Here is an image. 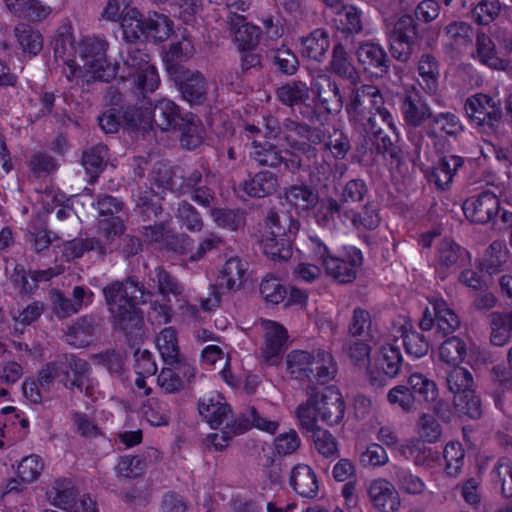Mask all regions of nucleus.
<instances>
[{
	"label": "nucleus",
	"mask_w": 512,
	"mask_h": 512,
	"mask_svg": "<svg viewBox=\"0 0 512 512\" xmlns=\"http://www.w3.org/2000/svg\"><path fill=\"white\" fill-rule=\"evenodd\" d=\"M402 112L406 121L413 126L419 125L430 115L429 108L416 91L405 96Z\"/></svg>",
	"instance_id": "nucleus-42"
},
{
	"label": "nucleus",
	"mask_w": 512,
	"mask_h": 512,
	"mask_svg": "<svg viewBox=\"0 0 512 512\" xmlns=\"http://www.w3.org/2000/svg\"><path fill=\"white\" fill-rule=\"evenodd\" d=\"M286 338L287 332L284 327L279 324H274L266 332L265 345L262 352L267 361L272 362L273 358L282 353Z\"/></svg>",
	"instance_id": "nucleus-44"
},
{
	"label": "nucleus",
	"mask_w": 512,
	"mask_h": 512,
	"mask_svg": "<svg viewBox=\"0 0 512 512\" xmlns=\"http://www.w3.org/2000/svg\"><path fill=\"white\" fill-rule=\"evenodd\" d=\"M407 384L415 402L421 405L431 406L439 396L436 382L422 373H412L407 379Z\"/></svg>",
	"instance_id": "nucleus-25"
},
{
	"label": "nucleus",
	"mask_w": 512,
	"mask_h": 512,
	"mask_svg": "<svg viewBox=\"0 0 512 512\" xmlns=\"http://www.w3.org/2000/svg\"><path fill=\"white\" fill-rule=\"evenodd\" d=\"M333 21L339 31L347 34H357L362 30L361 12L352 5L335 10Z\"/></svg>",
	"instance_id": "nucleus-35"
},
{
	"label": "nucleus",
	"mask_w": 512,
	"mask_h": 512,
	"mask_svg": "<svg viewBox=\"0 0 512 512\" xmlns=\"http://www.w3.org/2000/svg\"><path fill=\"white\" fill-rule=\"evenodd\" d=\"M491 342L496 346L504 345L512 332V312H492L489 314Z\"/></svg>",
	"instance_id": "nucleus-34"
},
{
	"label": "nucleus",
	"mask_w": 512,
	"mask_h": 512,
	"mask_svg": "<svg viewBox=\"0 0 512 512\" xmlns=\"http://www.w3.org/2000/svg\"><path fill=\"white\" fill-rule=\"evenodd\" d=\"M462 165L463 160L460 156H443L432 168L428 175V180L441 190L447 189Z\"/></svg>",
	"instance_id": "nucleus-23"
},
{
	"label": "nucleus",
	"mask_w": 512,
	"mask_h": 512,
	"mask_svg": "<svg viewBox=\"0 0 512 512\" xmlns=\"http://www.w3.org/2000/svg\"><path fill=\"white\" fill-rule=\"evenodd\" d=\"M44 463L38 455H30L22 459L18 465V475L23 482L31 483L41 474Z\"/></svg>",
	"instance_id": "nucleus-62"
},
{
	"label": "nucleus",
	"mask_w": 512,
	"mask_h": 512,
	"mask_svg": "<svg viewBox=\"0 0 512 512\" xmlns=\"http://www.w3.org/2000/svg\"><path fill=\"white\" fill-rule=\"evenodd\" d=\"M329 48L330 38L328 32L318 28L301 38L299 53L308 68H314L325 59Z\"/></svg>",
	"instance_id": "nucleus-16"
},
{
	"label": "nucleus",
	"mask_w": 512,
	"mask_h": 512,
	"mask_svg": "<svg viewBox=\"0 0 512 512\" xmlns=\"http://www.w3.org/2000/svg\"><path fill=\"white\" fill-rule=\"evenodd\" d=\"M326 273L338 283L352 282L356 277V267L362 264L363 258H321Z\"/></svg>",
	"instance_id": "nucleus-24"
},
{
	"label": "nucleus",
	"mask_w": 512,
	"mask_h": 512,
	"mask_svg": "<svg viewBox=\"0 0 512 512\" xmlns=\"http://www.w3.org/2000/svg\"><path fill=\"white\" fill-rule=\"evenodd\" d=\"M48 496L54 506L63 510H72L79 504L78 491L68 479L56 480Z\"/></svg>",
	"instance_id": "nucleus-32"
},
{
	"label": "nucleus",
	"mask_w": 512,
	"mask_h": 512,
	"mask_svg": "<svg viewBox=\"0 0 512 512\" xmlns=\"http://www.w3.org/2000/svg\"><path fill=\"white\" fill-rule=\"evenodd\" d=\"M7 8L14 14L31 20H42L51 13V8L39 1L4 0Z\"/></svg>",
	"instance_id": "nucleus-33"
},
{
	"label": "nucleus",
	"mask_w": 512,
	"mask_h": 512,
	"mask_svg": "<svg viewBox=\"0 0 512 512\" xmlns=\"http://www.w3.org/2000/svg\"><path fill=\"white\" fill-rule=\"evenodd\" d=\"M319 419L329 426L338 425L344 418L345 403L339 390L333 386L317 388Z\"/></svg>",
	"instance_id": "nucleus-13"
},
{
	"label": "nucleus",
	"mask_w": 512,
	"mask_h": 512,
	"mask_svg": "<svg viewBox=\"0 0 512 512\" xmlns=\"http://www.w3.org/2000/svg\"><path fill=\"white\" fill-rule=\"evenodd\" d=\"M156 344L165 363L175 362L180 356L174 328H164L157 336Z\"/></svg>",
	"instance_id": "nucleus-48"
},
{
	"label": "nucleus",
	"mask_w": 512,
	"mask_h": 512,
	"mask_svg": "<svg viewBox=\"0 0 512 512\" xmlns=\"http://www.w3.org/2000/svg\"><path fill=\"white\" fill-rule=\"evenodd\" d=\"M260 293L266 302L280 304L287 297V290L275 277H265L260 283Z\"/></svg>",
	"instance_id": "nucleus-57"
},
{
	"label": "nucleus",
	"mask_w": 512,
	"mask_h": 512,
	"mask_svg": "<svg viewBox=\"0 0 512 512\" xmlns=\"http://www.w3.org/2000/svg\"><path fill=\"white\" fill-rule=\"evenodd\" d=\"M182 131L181 144L188 149L197 148L203 141V128L198 120L184 119L179 125Z\"/></svg>",
	"instance_id": "nucleus-56"
},
{
	"label": "nucleus",
	"mask_w": 512,
	"mask_h": 512,
	"mask_svg": "<svg viewBox=\"0 0 512 512\" xmlns=\"http://www.w3.org/2000/svg\"><path fill=\"white\" fill-rule=\"evenodd\" d=\"M406 353L414 358H422L429 351V342L425 336L415 330L404 331L402 334Z\"/></svg>",
	"instance_id": "nucleus-53"
},
{
	"label": "nucleus",
	"mask_w": 512,
	"mask_h": 512,
	"mask_svg": "<svg viewBox=\"0 0 512 512\" xmlns=\"http://www.w3.org/2000/svg\"><path fill=\"white\" fill-rule=\"evenodd\" d=\"M465 112L470 123L484 133L495 131L502 117L498 100L486 94H475L465 103Z\"/></svg>",
	"instance_id": "nucleus-7"
},
{
	"label": "nucleus",
	"mask_w": 512,
	"mask_h": 512,
	"mask_svg": "<svg viewBox=\"0 0 512 512\" xmlns=\"http://www.w3.org/2000/svg\"><path fill=\"white\" fill-rule=\"evenodd\" d=\"M278 426V422L260 416L255 407H249L245 413L240 414L233 421L227 422L225 427L230 430L232 436H234L245 433L251 427L274 434Z\"/></svg>",
	"instance_id": "nucleus-21"
},
{
	"label": "nucleus",
	"mask_w": 512,
	"mask_h": 512,
	"mask_svg": "<svg viewBox=\"0 0 512 512\" xmlns=\"http://www.w3.org/2000/svg\"><path fill=\"white\" fill-rule=\"evenodd\" d=\"M277 179L270 172H261L248 181H245L241 188L251 197H264L276 190Z\"/></svg>",
	"instance_id": "nucleus-40"
},
{
	"label": "nucleus",
	"mask_w": 512,
	"mask_h": 512,
	"mask_svg": "<svg viewBox=\"0 0 512 512\" xmlns=\"http://www.w3.org/2000/svg\"><path fill=\"white\" fill-rule=\"evenodd\" d=\"M152 122L162 130H171L184 122V118L179 114L174 102L163 99L158 102L153 112L150 109H145L138 113L137 120L132 119L131 125L139 127V129H146L151 127Z\"/></svg>",
	"instance_id": "nucleus-10"
},
{
	"label": "nucleus",
	"mask_w": 512,
	"mask_h": 512,
	"mask_svg": "<svg viewBox=\"0 0 512 512\" xmlns=\"http://www.w3.org/2000/svg\"><path fill=\"white\" fill-rule=\"evenodd\" d=\"M53 49L56 61L64 65L66 78L77 84L93 80L109 81L119 72L120 78L133 79L137 88L143 92H153L159 86V75L147 54L140 50H128L123 67H116L106 59L105 40L83 37L75 41L70 24L58 28Z\"/></svg>",
	"instance_id": "nucleus-1"
},
{
	"label": "nucleus",
	"mask_w": 512,
	"mask_h": 512,
	"mask_svg": "<svg viewBox=\"0 0 512 512\" xmlns=\"http://www.w3.org/2000/svg\"><path fill=\"white\" fill-rule=\"evenodd\" d=\"M387 400L397 405L402 411L409 413L415 409V400L408 384L394 386L387 394Z\"/></svg>",
	"instance_id": "nucleus-60"
},
{
	"label": "nucleus",
	"mask_w": 512,
	"mask_h": 512,
	"mask_svg": "<svg viewBox=\"0 0 512 512\" xmlns=\"http://www.w3.org/2000/svg\"><path fill=\"white\" fill-rule=\"evenodd\" d=\"M329 69L350 83L346 110L351 119L360 122L367 114H370L369 121L373 124L375 116L378 115L383 123L395 130L392 115L383 107V97L378 88L371 85L358 86L357 71L344 46L340 43L333 48Z\"/></svg>",
	"instance_id": "nucleus-4"
},
{
	"label": "nucleus",
	"mask_w": 512,
	"mask_h": 512,
	"mask_svg": "<svg viewBox=\"0 0 512 512\" xmlns=\"http://www.w3.org/2000/svg\"><path fill=\"white\" fill-rule=\"evenodd\" d=\"M392 477L399 490L406 494L416 496L426 490L425 482L407 468L395 466Z\"/></svg>",
	"instance_id": "nucleus-37"
},
{
	"label": "nucleus",
	"mask_w": 512,
	"mask_h": 512,
	"mask_svg": "<svg viewBox=\"0 0 512 512\" xmlns=\"http://www.w3.org/2000/svg\"><path fill=\"white\" fill-rule=\"evenodd\" d=\"M132 119L137 120V115L130 116L128 113L122 114L116 109H110L99 117V124L104 132L116 133L122 125L136 128L131 125Z\"/></svg>",
	"instance_id": "nucleus-54"
},
{
	"label": "nucleus",
	"mask_w": 512,
	"mask_h": 512,
	"mask_svg": "<svg viewBox=\"0 0 512 512\" xmlns=\"http://www.w3.org/2000/svg\"><path fill=\"white\" fill-rule=\"evenodd\" d=\"M436 315L437 332L442 336H448L460 327L459 317L444 300H436Z\"/></svg>",
	"instance_id": "nucleus-47"
},
{
	"label": "nucleus",
	"mask_w": 512,
	"mask_h": 512,
	"mask_svg": "<svg viewBox=\"0 0 512 512\" xmlns=\"http://www.w3.org/2000/svg\"><path fill=\"white\" fill-rule=\"evenodd\" d=\"M399 452L406 459H411L416 466H429L435 460L432 450L420 442L400 445Z\"/></svg>",
	"instance_id": "nucleus-50"
},
{
	"label": "nucleus",
	"mask_w": 512,
	"mask_h": 512,
	"mask_svg": "<svg viewBox=\"0 0 512 512\" xmlns=\"http://www.w3.org/2000/svg\"><path fill=\"white\" fill-rule=\"evenodd\" d=\"M467 354L466 342L459 336L447 338L439 347V355L443 362L458 365L462 363Z\"/></svg>",
	"instance_id": "nucleus-43"
},
{
	"label": "nucleus",
	"mask_w": 512,
	"mask_h": 512,
	"mask_svg": "<svg viewBox=\"0 0 512 512\" xmlns=\"http://www.w3.org/2000/svg\"><path fill=\"white\" fill-rule=\"evenodd\" d=\"M108 150L103 145L93 147L83 155V166L91 175H97L104 167Z\"/></svg>",
	"instance_id": "nucleus-61"
},
{
	"label": "nucleus",
	"mask_w": 512,
	"mask_h": 512,
	"mask_svg": "<svg viewBox=\"0 0 512 512\" xmlns=\"http://www.w3.org/2000/svg\"><path fill=\"white\" fill-rule=\"evenodd\" d=\"M15 36L25 56H36L43 48V37L39 31L21 24L15 28Z\"/></svg>",
	"instance_id": "nucleus-39"
},
{
	"label": "nucleus",
	"mask_w": 512,
	"mask_h": 512,
	"mask_svg": "<svg viewBox=\"0 0 512 512\" xmlns=\"http://www.w3.org/2000/svg\"><path fill=\"white\" fill-rule=\"evenodd\" d=\"M168 72L179 85L183 98L190 104H197L203 100L205 93V82L197 72L180 71L179 68L169 64Z\"/></svg>",
	"instance_id": "nucleus-18"
},
{
	"label": "nucleus",
	"mask_w": 512,
	"mask_h": 512,
	"mask_svg": "<svg viewBox=\"0 0 512 512\" xmlns=\"http://www.w3.org/2000/svg\"><path fill=\"white\" fill-rule=\"evenodd\" d=\"M229 24L240 50H252L258 44V27L247 23L245 19L239 15L232 17Z\"/></svg>",
	"instance_id": "nucleus-31"
},
{
	"label": "nucleus",
	"mask_w": 512,
	"mask_h": 512,
	"mask_svg": "<svg viewBox=\"0 0 512 512\" xmlns=\"http://www.w3.org/2000/svg\"><path fill=\"white\" fill-rule=\"evenodd\" d=\"M307 400L301 403L296 409V417L299 422V427L306 432H311L318 428L317 419V387L307 385L306 387Z\"/></svg>",
	"instance_id": "nucleus-30"
},
{
	"label": "nucleus",
	"mask_w": 512,
	"mask_h": 512,
	"mask_svg": "<svg viewBox=\"0 0 512 512\" xmlns=\"http://www.w3.org/2000/svg\"><path fill=\"white\" fill-rule=\"evenodd\" d=\"M417 70L423 89L429 94H434L438 88L440 74L435 58L429 54L422 55L418 62Z\"/></svg>",
	"instance_id": "nucleus-36"
},
{
	"label": "nucleus",
	"mask_w": 512,
	"mask_h": 512,
	"mask_svg": "<svg viewBox=\"0 0 512 512\" xmlns=\"http://www.w3.org/2000/svg\"><path fill=\"white\" fill-rule=\"evenodd\" d=\"M476 58L487 67L503 70L512 75V39L505 38L495 43L485 34L477 36Z\"/></svg>",
	"instance_id": "nucleus-9"
},
{
	"label": "nucleus",
	"mask_w": 512,
	"mask_h": 512,
	"mask_svg": "<svg viewBox=\"0 0 512 512\" xmlns=\"http://www.w3.org/2000/svg\"><path fill=\"white\" fill-rule=\"evenodd\" d=\"M312 89L315 93L316 101L329 113H336L340 111L343 105L342 95L338 87L331 82L330 78L326 75H319L312 83Z\"/></svg>",
	"instance_id": "nucleus-20"
},
{
	"label": "nucleus",
	"mask_w": 512,
	"mask_h": 512,
	"mask_svg": "<svg viewBox=\"0 0 512 512\" xmlns=\"http://www.w3.org/2000/svg\"><path fill=\"white\" fill-rule=\"evenodd\" d=\"M247 273V263L241 258H228L218 278V285L229 291L239 288L247 280Z\"/></svg>",
	"instance_id": "nucleus-29"
},
{
	"label": "nucleus",
	"mask_w": 512,
	"mask_h": 512,
	"mask_svg": "<svg viewBox=\"0 0 512 512\" xmlns=\"http://www.w3.org/2000/svg\"><path fill=\"white\" fill-rule=\"evenodd\" d=\"M315 449L324 457H332L338 453L335 437L321 427L311 431Z\"/></svg>",
	"instance_id": "nucleus-59"
},
{
	"label": "nucleus",
	"mask_w": 512,
	"mask_h": 512,
	"mask_svg": "<svg viewBox=\"0 0 512 512\" xmlns=\"http://www.w3.org/2000/svg\"><path fill=\"white\" fill-rule=\"evenodd\" d=\"M286 201L297 211H307L318 204V195L306 185L291 186L285 193Z\"/></svg>",
	"instance_id": "nucleus-38"
},
{
	"label": "nucleus",
	"mask_w": 512,
	"mask_h": 512,
	"mask_svg": "<svg viewBox=\"0 0 512 512\" xmlns=\"http://www.w3.org/2000/svg\"><path fill=\"white\" fill-rule=\"evenodd\" d=\"M198 410L213 429L218 428L232 412L230 406L220 394L199 400Z\"/></svg>",
	"instance_id": "nucleus-26"
},
{
	"label": "nucleus",
	"mask_w": 512,
	"mask_h": 512,
	"mask_svg": "<svg viewBox=\"0 0 512 512\" xmlns=\"http://www.w3.org/2000/svg\"><path fill=\"white\" fill-rule=\"evenodd\" d=\"M416 25L410 16H402L389 33L392 56L401 62L409 60L416 39Z\"/></svg>",
	"instance_id": "nucleus-12"
},
{
	"label": "nucleus",
	"mask_w": 512,
	"mask_h": 512,
	"mask_svg": "<svg viewBox=\"0 0 512 512\" xmlns=\"http://www.w3.org/2000/svg\"><path fill=\"white\" fill-rule=\"evenodd\" d=\"M96 364L105 367L115 377H122L125 372L126 356L124 353L109 349L92 356Z\"/></svg>",
	"instance_id": "nucleus-46"
},
{
	"label": "nucleus",
	"mask_w": 512,
	"mask_h": 512,
	"mask_svg": "<svg viewBox=\"0 0 512 512\" xmlns=\"http://www.w3.org/2000/svg\"><path fill=\"white\" fill-rule=\"evenodd\" d=\"M58 367L63 385L69 390L83 392L85 382L89 379V363L73 354H64L58 360Z\"/></svg>",
	"instance_id": "nucleus-14"
},
{
	"label": "nucleus",
	"mask_w": 512,
	"mask_h": 512,
	"mask_svg": "<svg viewBox=\"0 0 512 512\" xmlns=\"http://www.w3.org/2000/svg\"><path fill=\"white\" fill-rule=\"evenodd\" d=\"M269 232L260 242L266 256L293 255L292 239L299 230V224L287 213L271 212L267 218Z\"/></svg>",
	"instance_id": "nucleus-6"
},
{
	"label": "nucleus",
	"mask_w": 512,
	"mask_h": 512,
	"mask_svg": "<svg viewBox=\"0 0 512 512\" xmlns=\"http://www.w3.org/2000/svg\"><path fill=\"white\" fill-rule=\"evenodd\" d=\"M337 373V365L333 356L324 350L312 352L311 360L307 368L305 380L308 385L316 387L317 384L325 385L334 379Z\"/></svg>",
	"instance_id": "nucleus-17"
},
{
	"label": "nucleus",
	"mask_w": 512,
	"mask_h": 512,
	"mask_svg": "<svg viewBox=\"0 0 512 512\" xmlns=\"http://www.w3.org/2000/svg\"><path fill=\"white\" fill-rule=\"evenodd\" d=\"M448 389L454 396L473 390V376L463 367H454L446 378Z\"/></svg>",
	"instance_id": "nucleus-49"
},
{
	"label": "nucleus",
	"mask_w": 512,
	"mask_h": 512,
	"mask_svg": "<svg viewBox=\"0 0 512 512\" xmlns=\"http://www.w3.org/2000/svg\"><path fill=\"white\" fill-rule=\"evenodd\" d=\"M308 88L305 83L292 82L288 83L278 90L279 99L287 105H295L298 103H305L309 100L307 95Z\"/></svg>",
	"instance_id": "nucleus-58"
},
{
	"label": "nucleus",
	"mask_w": 512,
	"mask_h": 512,
	"mask_svg": "<svg viewBox=\"0 0 512 512\" xmlns=\"http://www.w3.org/2000/svg\"><path fill=\"white\" fill-rule=\"evenodd\" d=\"M293 490L305 498L317 496L319 485L314 470L306 464H298L293 467L289 479Z\"/></svg>",
	"instance_id": "nucleus-22"
},
{
	"label": "nucleus",
	"mask_w": 512,
	"mask_h": 512,
	"mask_svg": "<svg viewBox=\"0 0 512 512\" xmlns=\"http://www.w3.org/2000/svg\"><path fill=\"white\" fill-rule=\"evenodd\" d=\"M358 61L365 69L375 68V74L380 76L388 71V58L383 48L375 43H362L357 51Z\"/></svg>",
	"instance_id": "nucleus-27"
},
{
	"label": "nucleus",
	"mask_w": 512,
	"mask_h": 512,
	"mask_svg": "<svg viewBox=\"0 0 512 512\" xmlns=\"http://www.w3.org/2000/svg\"><path fill=\"white\" fill-rule=\"evenodd\" d=\"M418 435L423 442L436 443L442 435V427L437 419L428 413L422 414L417 422Z\"/></svg>",
	"instance_id": "nucleus-55"
},
{
	"label": "nucleus",
	"mask_w": 512,
	"mask_h": 512,
	"mask_svg": "<svg viewBox=\"0 0 512 512\" xmlns=\"http://www.w3.org/2000/svg\"><path fill=\"white\" fill-rule=\"evenodd\" d=\"M95 327L96 318L94 316H82L68 327L65 333L66 341L74 346H82L87 343V338L92 336Z\"/></svg>",
	"instance_id": "nucleus-41"
},
{
	"label": "nucleus",
	"mask_w": 512,
	"mask_h": 512,
	"mask_svg": "<svg viewBox=\"0 0 512 512\" xmlns=\"http://www.w3.org/2000/svg\"><path fill=\"white\" fill-rule=\"evenodd\" d=\"M403 365L399 347L384 345L380 348L374 363L367 367L369 383L374 387H384L388 379L397 377Z\"/></svg>",
	"instance_id": "nucleus-8"
},
{
	"label": "nucleus",
	"mask_w": 512,
	"mask_h": 512,
	"mask_svg": "<svg viewBox=\"0 0 512 512\" xmlns=\"http://www.w3.org/2000/svg\"><path fill=\"white\" fill-rule=\"evenodd\" d=\"M312 353L303 350L291 351L286 358L287 370L292 377L300 381L305 380L307 368L311 360Z\"/></svg>",
	"instance_id": "nucleus-52"
},
{
	"label": "nucleus",
	"mask_w": 512,
	"mask_h": 512,
	"mask_svg": "<svg viewBox=\"0 0 512 512\" xmlns=\"http://www.w3.org/2000/svg\"><path fill=\"white\" fill-rule=\"evenodd\" d=\"M122 29L128 42H134L141 36L154 42H163L172 34L173 23L163 14L153 13L143 19L137 10H129L123 19Z\"/></svg>",
	"instance_id": "nucleus-5"
},
{
	"label": "nucleus",
	"mask_w": 512,
	"mask_h": 512,
	"mask_svg": "<svg viewBox=\"0 0 512 512\" xmlns=\"http://www.w3.org/2000/svg\"><path fill=\"white\" fill-rule=\"evenodd\" d=\"M367 493L373 507L381 512H395L401 505L395 485L384 478L372 480L367 487Z\"/></svg>",
	"instance_id": "nucleus-15"
},
{
	"label": "nucleus",
	"mask_w": 512,
	"mask_h": 512,
	"mask_svg": "<svg viewBox=\"0 0 512 512\" xmlns=\"http://www.w3.org/2000/svg\"><path fill=\"white\" fill-rule=\"evenodd\" d=\"M145 468L146 462L140 456L125 455L120 457L115 469L121 476L136 478L144 472Z\"/></svg>",
	"instance_id": "nucleus-63"
},
{
	"label": "nucleus",
	"mask_w": 512,
	"mask_h": 512,
	"mask_svg": "<svg viewBox=\"0 0 512 512\" xmlns=\"http://www.w3.org/2000/svg\"><path fill=\"white\" fill-rule=\"evenodd\" d=\"M265 128V133L254 126L246 128V136L252 138L251 155L260 164L276 167L284 163L287 169L295 170L300 167L304 157H314V148L306 140L314 143L319 136L306 127L289 121L284 131H277V121L268 118Z\"/></svg>",
	"instance_id": "nucleus-2"
},
{
	"label": "nucleus",
	"mask_w": 512,
	"mask_h": 512,
	"mask_svg": "<svg viewBox=\"0 0 512 512\" xmlns=\"http://www.w3.org/2000/svg\"><path fill=\"white\" fill-rule=\"evenodd\" d=\"M501 5L497 0H483L473 9V18L480 24H488L500 13Z\"/></svg>",
	"instance_id": "nucleus-64"
},
{
	"label": "nucleus",
	"mask_w": 512,
	"mask_h": 512,
	"mask_svg": "<svg viewBox=\"0 0 512 512\" xmlns=\"http://www.w3.org/2000/svg\"><path fill=\"white\" fill-rule=\"evenodd\" d=\"M463 212L467 219L475 223H487L500 212V200L495 191L484 190L465 200Z\"/></svg>",
	"instance_id": "nucleus-11"
},
{
	"label": "nucleus",
	"mask_w": 512,
	"mask_h": 512,
	"mask_svg": "<svg viewBox=\"0 0 512 512\" xmlns=\"http://www.w3.org/2000/svg\"><path fill=\"white\" fill-rule=\"evenodd\" d=\"M95 209L102 217L99 220L100 229L108 236H116L124 230L123 220L115 216L121 209V204L111 196H103L94 204Z\"/></svg>",
	"instance_id": "nucleus-19"
},
{
	"label": "nucleus",
	"mask_w": 512,
	"mask_h": 512,
	"mask_svg": "<svg viewBox=\"0 0 512 512\" xmlns=\"http://www.w3.org/2000/svg\"><path fill=\"white\" fill-rule=\"evenodd\" d=\"M72 294L74 299L65 297L59 291L52 294L53 312L59 319L67 318L82 308L84 299L87 297L86 289L82 286H75Z\"/></svg>",
	"instance_id": "nucleus-28"
},
{
	"label": "nucleus",
	"mask_w": 512,
	"mask_h": 512,
	"mask_svg": "<svg viewBox=\"0 0 512 512\" xmlns=\"http://www.w3.org/2000/svg\"><path fill=\"white\" fill-rule=\"evenodd\" d=\"M454 406L459 415L470 419H479L482 416V402L473 390L454 396Z\"/></svg>",
	"instance_id": "nucleus-45"
},
{
	"label": "nucleus",
	"mask_w": 512,
	"mask_h": 512,
	"mask_svg": "<svg viewBox=\"0 0 512 512\" xmlns=\"http://www.w3.org/2000/svg\"><path fill=\"white\" fill-rule=\"evenodd\" d=\"M443 457L445 459V472L449 477H457L462 469L465 451L462 445L458 442L448 443L443 451Z\"/></svg>",
	"instance_id": "nucleus-51"
},
{
	"label": "nucleus",
	"mask_w": 512,
	"mask_h": 512,
	"mask_svg": "<svg viewBox=\"0 0 512 512\" xmlns=\"http://www.w3.org/2000/svg\"><path fill=\"white\" fill-rule=\"evenodd\" d=\"M103 295L112 317V326L122 332L130 345L144 335V316L138 307L153 295L139 281L129 277L124 282L114 281L103 288Z\"/></svg>",
	"instance_id": "nucleus-3"
}]
</instances>
